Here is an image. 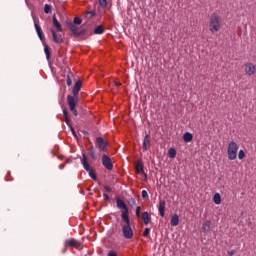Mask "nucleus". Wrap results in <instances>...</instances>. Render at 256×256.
I'll list each match as a JSON object with an SVG mask.
<instances>
[{"label":"nucleus","instance_id":"f257e3e1","mask_svg":"<svg viewBox=\"0 0 256 256\" xmlns=\"http://www.w3.org/2000/svg\"><path fill=\"white\" fill-rule=\"evenodd\" d=\"M116 207L121 209V219L125 223L122 225V234L125 239H131L134 235L133 228H131V218H129V208L125 201L119 197L116 198Z\"/></svg>","mask_w":256,"mask_h":256},{"label":"nucleus","instance_id":"f03ea898","mask_svg":"<svg viewBox=\"0 0 256 256\" xmlns=\"http://www.w3.org/2000/svg\"><path fill=\"white\" fill-rule=\"evenodd\" d=\"M209 29L211 33H217L221 29V18L217 13L210 16Z\"/></svg>","mask_w":256,"mask_h":256},{"label":"nucleus","instance_id":"7ed1b4c3","mask_svg":"<svg viewBox=\"0 0 256 256\" xmlns=\"http://www.w3.org/2000/svg\"><path fill=\"white\" fill-rule=\"evenodd\" d=\"M66 25L75 37H83V35L87 34V28H83L79 31V28L75 24H73V21L71 20H66Z\"/></svg>","mask_w":256,"mask_h":256},{"label":"nucleus","instance_id":"20e7f679","mask_svg":"<svg viewBox=\"0 0 256 256\" xmlns=\"http://www.w3.org/2000/svg\"><path fill=\"white\" fill-rule=\"evenodd\" d=\"M238 151H239V145H237V142L231 141L228 144V148H227L228 159L230 161H235V159H237V152Z\"/></svg>","mask_w":256,"mask_h":256},{"label":"nucleus","instance_id":"39448f33","mask_svg":"<svg viewBox=\"0 0 256 256\" xmlns=\"http://www.w3.org/2000/svg\"><path fill=\"white\" fill-rule=\"evenodd\" d=\"M81 163L85 171L89 173V177H91L93 181H97V174H95V171H93V168H91L89 165V160L87 159V155H85V153H82Z\"/></svg>","mask_w":256,"mask_h":256},{"label":"nucleus","instance_id":"423d86ee","mask_svg":"<svg viewBox=\"0 0 256 256\" xmlns=\"http://www.w3.org/2000/svg\"><path fill=\"white\" fill-rule=\"evenodd\" d=\"M67 103L69 106L70 111L73 113V115L75 117H77V115H79V112L77 111V104L79 103V98H75L71 95L67 96Z\"/></svg>","mask_w":256,"mask_h":256},{"label":"nucleus","instance_id":"0eeeda50","mask_svg":"<svg viewBox=\"0 0 256 256\" xmlns=\"http://www.w3.org/2000/svg\"><path fill=\"white\" fill-rule=\"evenodd\" d=\"M102 165L108 171H113V161H111V157H109L107 154L102 155Z\"/></svg>","mask_w":256,"mask_h":256},{"label":"nucleus","instance_id":"6e6552de","mask_svg":"<svg viewBox=\"0 0 256 256\" xmlns=\"http://www.w3.org/2000/svg\"><path fill=\"white\" fill-rule=\"evenodd\" d=\"M96 145L100 151H107L109 149V143L103 139V137H97L96 138Z\"/></svg>","mask_w":256,"mask_h":256},{"label":"nucleus","instance_id":"1a4fd4ad","mask_svg":"<svg viewBox=\"0 0 256 256\" xmlns=\"http://www.w3.org/2000/svg\"><path fill=\"white\" fill-rule=\"evenodd\" d=\"M83 85V82L81 80H78L75 82L73 90H72V97H75V99H79V91H81V87Z\"/></svg>","mask_w":256,"mask_h":256},{"label":"nucleus","instance_id":"9d476101","mask_svg":"<svg viewBox=\"0 0 256 256\" xmlns=\"http://www.w3.org/2000/svg\"><path fill=\"white\" fill-rule=\"evenodd\" d=\"M65 247H74L79 249L81 247V242L77 241L75 238H71L65 241Z\"/></svg>","mask_w":256,"mask_h":256},{"label":"nucleus","instance_id":"9b49d317","mask_svg":"<svg viewBox=\"0 0 256 256\" xmlns=\"http://www.w3.org/2000/svg\"><path fill=\"white\" fill-rule=\"evenodd\" d=\"M52 25L53 27H55V29H57V31H63V26H61V23L59 22V20L57 19V15L55 14L52 16Z\"/></svg>","mask_w":256,"mask_h":256},{"label":"nucleus","instance_id":"f8f14e48","mask_svg":"<svg viewBox=\"0 0 256 256\" xmlns=\"http://www.w3.org/2000/svg\"><path fill=\"white\" fill-rule=\"evenodd\" d=\"M165 200H160L158 210L160 217H165Z\"/></svg>","mask_w":256,"mask_h":256},{"label":"nucleus","instance_id":"ddd939ff","mask_svg":"<svg viewBox=\"0 0 256 256\" xmlns=\"http://www.w3.org/2000/svg\"><path fill=\"white\" fill-rule=\"evenodd\" d=\"M203 233H209L211 231V220H207L202 224Z\"/></svg>","mask_w":256,"mask_h":256},{"label":"nucleus","instance_id":"4468645a","mask_svg":"<svg viewBox=\"0 0 256 256\" xmlns=\"http://www.w3.org/2000/svg\"><path fill=\"white\" fill-rule=\"evenodd\" d=\"M50 31L52 33V39H53L54 43H57L58 45L60 43H63V40L59 39V36H57V32H55V30L53 28H51Z\"/></svg>","mask_w":256,"mask_h":256},{"label":"nucleus","instance_id":"2eb2a0df","mask_svg":"<svg viewBox=\"0 0 256 256\" xmlns=\"http://www.w3.org/2000/svg\"><path fill=\"white\" fill-rule=\"evenodd\" d=\"M88 155L91 157V159H93V161H96L97 159V153L95 152V147L90 146L88 149Z\"/></svg>","mask_w":256,"mask_h":256},{"label":"nucleus","instance_id":"dca6fc26","mask_svg":"<svg viewBox=\"0 0 256 256\" xmlns=\"http://www.w3.org/2000/svg\"><path fill=\"white\" fill-rule=\"evenodd\" d=\"M94 35H103L105 33V28L103 25H98L94 28Z\"/></svg>","mask_w":256,"mask_h":256},{"label":"nucleus","instance_id":"f3484780","mask_svg":"<svg viewBox=\"0 0 256 256\" xmlns=\"http://www.w3.org/2000/svg\"><path fill=\"white\" fill-rule=\"evenodd\" d=\"M245 72L247 75H255V66L253 64L246 65Z\"/></svg>","mask_w":256,"mask_h":256},{"label":"nucleus","instance_id":"a211bd4d","mask_svg":"<svg viewBox=\"0 0 256 256\" xmlns=\"http://www.w3.org/2000/svg\"><path fill=\"white\" fill-rule=\"evenodd\" d=\"M183 141H184V143H191V141H193V134H191L190 132L184 133Z\"/></svg>","mask_w":256,"mask_h":256},{"label":"nucleus","instance_id":"6ab92c4d","mask_svg":"<svg viewBox=\"0 0 256 256\" xmlns=\"http://www.w3.org/2000/svg\"><path fill=\"white\" fill-rule=\"evenodd\" d=\"M136 173L145 175V170L143 169V163L141 161L136 163Z\"/></svg>","mask_w":256,"mask_h":256},{"label":"nucleus","instance_id":"aec40b11","mask_svg":"<svg viewBox=\"0 0 256 256\" xmlns=\"http://www.w3.org/2000/svg\"><path fill=\"white\" fill-rule=\"evenodd\" d=\"M170 225H172V227H177V225H179V215L174 214V215L171 217Z\"/></svg>","mask_w":256,"mask_h":256},{"label":"nucleus","instance_id":"412c9836","mask_svg":"<svg viewBox=\"0 0 256 256\" xmlns=\"http://www.w3.org/2000/svg\"><path fill=\"white\" fill-rule=\"evenodd\" d=\"M44 53L46 55L47 61H51V48L47 44H44Z\"/></svg>","mask_w":256,"mask_h":256},{"label":"nucleus","instance_id":"4be33fe9","mask_svg":"<svg viewBox=\"0 0 256 256\" xmlns=\"http://www.w3.org/2000/svg\"><path fill=\"white\" fill-rule=\"evenodd\" d=\"M44 53L46 55L47 61H51V48L47 44H44Z\"/></svg>","mask_w":256,"mask_h":256},{"label":"nucleus","instance_id":"5701e85b","mask_svg":"<svg viewBox=\"0 0 256 256\" xmlns=\"http://www.w3.org/2000/svg\"><path fill=\"white\" fill-rule=\"evenodd\" d=\"M142 220L144 222V225H149V223L151 221V216H149V212L142 213Z\"/></svg>","mask_w":256,"mask_h":256},{"label":"nucleus","instance_id":"b1692460","mask_svg":"<svg viewBox=\"0 0 256 256\" xmlns=\"http://www.w3.org/2000/svg\"><path fill=\"white\" fill-rule=\"evenodd\" d=\"M149 143H150L149 135L147 134V135L144 137V139H143V144H142L144 151H149V146H148Z\"/></svg>","mask_w":256,"mask_h":256},{"label":"nucleus","instance_id":"393cba45","mask_svg":"<svg viewBox=\"0 0 256 256\" xmlns=\"http://www.w3.org/2000/svg\"><path fill=\"white\" fill-rule=\"evenodd\" d=\"M168 157L170 159H175V157H177V150H175V148H170L168 150Z\"/></svg>","mask_w":256,"mask_h":256},{"label":"nucleus","instance_id":"a878e982","mask_svg":"<svg viewBox=\"0 0 256 256\" xmlns=\"http://www.w3.org/2000/svg\"><path fill=\"white\" fill-rule=\"evenodd\" d=\"M213 202L215 203V205H221V194L219 193L214 194Z\"/></svg>","mask_w":256,"mask_h":256},{"label":"nucleus","instance_id":"bb28decb","mask_svg":"<svg viewBox=\"0 0 256 256\" xmlns=\"http://www.w3.org/2000/svg\"><path fill=\"white\" fill-rule=\"evenodd\" d=\"M96 15H97V13L95 11H88L85 13L86 19H91V18L95 17Z\"/></svg>","mask_w":256,"mask_h":256},{"label":"nucleus","instance_id":"cd10ccee","mask_svg":"<svg viewBox=\"0 0 256 256\" xmlns=\"http://www.w3.org/2000/svg\"><path fill=\"white\" fill-rule=\"evenodd\" d=\"M72 23H73V25H75L77 27V25H81L83 23V19H81L79 17H74Z\"/></svg>","mask_w":256,"mask_h":256},{"label":"nucleus","instance_id":"c85d7f7f","mask_svg":"<svg viewBox=\"0 0 256 256\" xmlns=\"http://www.w3.org/2000/svg\"><path fill=\"white\" fill-rule=\"evenodd\" d=\"M37 35H38L40 41H42V43H45V34L43 33V30L40 32H37Z\"/></svg>","mask_w":256,"mask_h":256},{"label":"nucleus","instance_id":"c756f323","mask_svg":"<svg viewBox=\"0 0 256 256\" xmlns=\"http://www.w3.org/2000/svg\"><path fill=\"white\" fill-rule=\"evenodd\" d=\"M52 6L50 4H45L44 6V13L49 14L51 13Z\"/></svg>","mask_w":256,"mask_h":256},{"label":"nucleus","instance_id":"7c9ffc66","mask_svg":"<svg viewBox=\"0 0 256 256\" xmlns=\"http://www.w3.org/2000/svg\"><path fill=\"white\" fill-rule=\"evenodd\" d=\"M34 27H35L36 33L43 31L41 29V26H39V23H37V20H35V19H34Z\"/></svg>","mask_w":256,"mask_h":256},{"label":"nucleus","instance_id":"2f4dec72","mask_svg":"<svg viewBox=\"0 0 256 256\" xmlns=\"http://www.w3.org/2000/svg\"><path fill=\"white\" fill-rule=\"evenodd\" d=\"M128 205H130V207H135V205H137V201L135 200V198H130L128 200Z\"/></svg>","mask_w":256,"mask_h":256},{"label":"nucleus","instance_id":"473e14b6","mask_svg":"<svg viewBox=\"0 0 256 256\" xmlns=\"http://www.w3.org/2000/svg\"><path fill=\"white\" fill-rule=\"evenodd\" d=\"M238 159H240V161H242V159H245V151L244 150H239Z\"/></svg>","mask_w":256,"mask_h":256},{"label":"nucleus","instance_id":"72a5a7b5","mask_svg":"<svg viewBox=\"0 0 256 256\" xmlns=\"http://www.w3.org/2000/svg\"><path fill=\"white\" fill-rule=\"evenodd\" d=\"M66 85H68V87H71V85H73V80H71V76L69 74L67 75Z\"/></svg>","mask_w":256,"mask_h":256},{"label":"nucleus","instance_id":"f704fd0d","mask_svg":"<svg viewBox=\"0 0 256 256\" xmlns=\"http://www.w3.org/2000/svg\"><path fill=\"white\" fill-rule=\"evenodd\" d=\"M100 7L105 9L107 7V0H99Z\"/></svg>","mask_w":256,"mask_h":256},{"label":"nucleus","instance_id":"c9c22d12","mask_svg":"<svg viewBox=\"0 0 256 256\" xmlns=\"http://www.w3.org/2000/svg\"><path fill=\"white\" fill-rule=\"evenodd\" d=\"M136 217H141V206H137L135 210Z\"/></svg>","mask_w":256,"mask_h":256},{"label":"nucleus","instance_id":"e433bc0d","mask_svg":"<svg viewBox=\"0 0 256 256\" xmlns=\"http://www.w3.org/2000/svg\"><path fill=\"white\" fill-rule=\"evenodd\" d=\"M142 199H149V193H147V190H142Z\"/></svg>","mask_w":256,"mask_h":256},{"label":"nucleus","instance_id":"4c0bfd02","mask_svg":"<svg viewBox=\"0 0 256 256\" xmlns=\"http://www.w3.org/2000/svg\"><path fill=\"white\" fill-rule=\"evenodd\" d=\"M149 233H151V229L145 228L143 235H144L145 237H149Z\"/></svg>","mask_w":256,"mask_h":256},{"label":"nucleus","instance_id":"58836bf2","mask_svg":"<svg viewBox=\"0 0 256 256\" xmlns=\"http://www.w3.org/2000/svg\"><path fill=\"white\" fill-rule=\"evenodd\" d=\"M65 123L68 125V127H71V120L69 119V116L64 117Z\"/></svg>","mask_w":256,"mask_h":256},{"label":"nucleus","instance_id":"ea45409f","mask_svg":"<svg viewBox=\"0 0 256 256\" xmlns=\"http://www.w3.org/2000/svg\"><path fill=\"white\" fill-rule=\"evenodd\" d=\"M70 130L72 132V135L75 137V139H77V132H75V128H73V126H70Z\"/></svg>","mask_w":256,"mask_h":256},{"label":"nucleus","instance_id":"a19ab883","mask_svg":"<svg viewBox=\"0 0 256 256\" xmlns=\"http://www.w3.org/2000/svg\"><path fill=\"white\" fill-rule=\"evenodd\" d=\"M103 197H104V201H111V198L109 197V195L107 193H104Z\"/></svg>","mask_w":256,"mask_h":256},{"label":"nucleus","instance_id":"79ce46f5","mask_svg":"<svg viewBox=\"0 0 256 256\" xmlns=\"http://www.w3.org/2000/svg\"><path fill=\"white\" fill-rule=\"evenodd\" d=\"M63 115L64 117H69V111H67V108L63 109Z\"/></svg>","mask_w":256,"mask_h":256},{"label":"nucleus","instance_id":"37998d69","mask_svg":"<svg viewBox=\"0 0 256 256\" xmlns=\"http://www.w3.org/2000/svg\"><path fill=\"white\" fill-rule=\"evenodd\" d=\"M104 189H105V191H107V193H111V191H113V189H111V187H109L107 185L104 186Z\"/></svg>","mask_w":256,"mask_h":256},{"label":"nucleus","instance_id":"c03bdc74","mask_svg":"<svg viewBox=\"0 0 256 256\" xmlns=\"http://www.w3.org/2000/svg\"><path fill=\"white\" fill-rule=\"evenodd\" d=\"M107 256H117V253H115V251H110Z\"/></svg>","mask_w":256,"mask_h":256},{"label":"nucleus","instance_id":"a18cd8bd","mask_svg":"<svg viewBox=\"0 0 256 256\" xmlns=\"http://www.w3.org/2000/svg\"><path fill=\"white\" fill-rule=\"evenodd\" d=\"M235 253H236L235 250L228 251L229 256H233V255H235Z\"/></svg>","mask_w":256,"mask_h":256},{"label":"nucleus","instance_id":"49530a36","mask_svg":"<svg viewBox=\"0 0 256 256\" xmlns=\"http://www.w3.org/2000/svg\"><path fill=\"white\" fill-rule=\"evenodd\" d=\"M59 169H60L61 171H63V169H65V164H61V165L59 166Z\"/></svg>","mask_w":256,"mask_h":256},{"label":"nucleus","instance_id":"de8ad7c7","mask_svg":"<svg viewBox=\"0 0 256 256\" xmlns=\"http://www.w3.org/2000/svg\"><path fill=\"white\" fill-rule=\"evenodd\" d=\"M62 253H67V247H65V244H64V249L62 250Z\"/></svg>","mask_w":256,"mask_h":256},{"label":"nucleus","instance_id":"09e8293b","mask_svg":"<svg viewBox=\"0 0 256 256\" xmlns=\"http://www.w3.org/2000/svg\"><path fill=\"white\" fill-rule=\"evenodd\" d=\"M66 163H73V160L68 159V160H66Z\"/></svg>","mask_w":256,"mask_h":256},{"label":"nucleus","instance_id":"8fccbe9b","mask_svg":"<svg viewBox=\"0 0 256 256\" xmlns=\"http://www.w3.org/2000/svg\"><path fill=\"white\" fill-rule=\"evenodd\" d=\"M84 135H89L88 131H83Z\"/></svg>","mask_w":256,"mask_h":256},{"label":"nucleus","instance_id":"3c124183","mask_svg":"<svg viewBox=\"0 0 256 256\" xmlns=\"http://www.w3.org/2000/svg\"><path fill=\"white\" fill-rule=\"evenodd\" d=\"M115 85H116L117 87H119V85H121V83H117V82H116Z\"/></svg>","mask_w":256,"mask_h":256}]
</instances>
